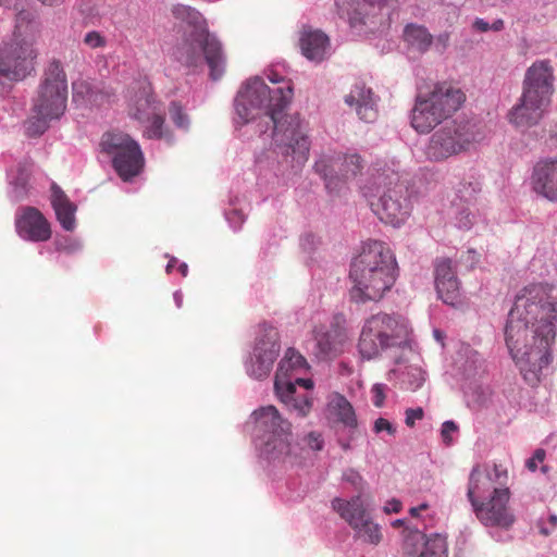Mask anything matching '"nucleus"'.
Instances as JSON below:
<instances>
[{
    "instance_id": "obj_1",
    "label": "nucleus",
    "mask_w": 557,
    "mask_h": 557,
    "mask_svg": "<svg viewBox=\"0 0 557 557\" xmlns=\"http://www.w3.org/2000/svg\"><path fill=\"white\" fill-rule=\"evenodd\" d=\"M554 285L532 283L516 296L505 325V343L523 372L524 380L536 382L553 360L556 336L557 300Z\"/></svg>"
},
{
    "instance_id": "obj_2",
    "label": "nucleus",
    "mask_w": 557,
    "mask_h": 557,
    "mask_svg": "<svg viewBox=\"0 0 557 557\" xmlns=\"http://www.w3.org/2000/svg\"><path fill=\"white\" fill-rule=\"evenodd\" d=\"M267 78L274 84L283 83V86L271 89L260 77L248 79L237 92L236 113L243 123H248L264 112L274 124L275 144L285 147V153L296 154L297 162L304 163L310 148L306 123L297 113L283 112L294 97L292 83L274 71H270Z\"/></svg>"
},
{
    "instance_id": "obj_3",
    "label": "nucleus",
    "mask_w": 557,
    "mask_h": 557,
    "mask_svg": "<svg viewBox=\"0 0 557 557\" xmlns=\"http://www.w3.org/2000/svg\"><path fill=\"white\" fill-rule=\"evenodd\" d=\"M176 20L183 30L176 54L181 66L187 73H199L207 65L211 81L222 78L227 69V55L218 37L211 35L201 13L187 5H177Z\"/></svg>"
},
{
    "instance_id": "obj_4",
    "label": "nucleus",
    "mask_w": 557,
    "mask_h": 557,
    "mask_svg": "<svg viewBox=\"0 0 557 557\" xmlns=\"http://www.w3.org/2000/svg\"><path fill=\"white\" fill-rule=\"evenodd\" d=\"M350 299L356 304L379 302L396 281L393 251L381 240L366 243L350 265Z\"/></svg>"
},
{
    "instance_id": "obj_5",
    "label": "nucleus",
    "mask_w": 557,
    "mask_h": 557,
    "mask_svg": "<svg viewBox=\"0 0 557 557\" xmlns=\"http://www.w3.org/2000/svg\"><path fill=\"white\" fill-rule=\"evenodd\" d=\"M66 101V74L62 63L52 60L44 71L37 97L33 102V113L23 124L26 137L38 138L42 136L50 127V123L59 120L64 114Z\"/></svg>"
},
{
    "instance_id": "obj_6",
    "label": "nucleus",
    "mask_w": 557,
    "mask_h": 557,
    "mask_svg": "<svg viewBox=\"0 0 557 557\" xmlns=\"http://www.w3.org/2000/svg\"><path fill=\"white\" fill-rule=\"evenodd\" d=\"M255 437L258 449L269 461L297 463V446L292 443V423L284 419L276 407L265 406L255 410Z\"/></svg>"
},
{
    "instance_id": "obj_7",
    "label": "nucleus",
    "mask_w": 557,
    "mask_h": 557,
    "mask_svg": "<svg viewBox=\"0 0 557 557\" xmlns=\"http://www.w3.org/2000/svg\"><path fill=\"white\" fill-rule=\"evenodd\" d=\"M363 195L379 219L394 227L410 216L408 187L397 172L388 170L372 174L371 182L363 187Z\"/></svg>"
},
{
    "instance_id": "obj_8",
    "label": "nucleus",
    "mask_w": 557,
    "mask_h": 557,
    "mask_svg": "<svg viewBox=\"0 0 557 557\" xmlns=\"http://www.w3.org/2000/svg\"><path fill=\"white\" fill-rule=\"evenodd\" d=\"M410 327L400 314L380 312L367 318L361 326L358 350L363 359H374L383 351L410 349Z\"/></svg>"
},
{
    "instance_id": "obj_9",
    "label": "nucleus",
    "mask_w": 557,
    "mask_h": 557,
    "mask_svg": "<svg viewBox=\"0 0 557 557\" xmlns=\"http://www.w3.org/2000/svg\"><path fill=\"white\" fill-rule=\"evenodd\" d=\"M466 101V94L448 85H436L428 94H420L411 111V125L419 133H430L448 119Z\"/></svg>"
},
{
    "instance_id": "obj_10",
    "label": "nucleus",
    "mask_w": 557,
    "mask_h": 557,
    "mask_svg": "<svg viewBox=\"0 0 557 557\" xmlns=\"http://www.w3.org/2000/svg\"><path fill=\"white\" fill-rule=\"evenodd\" d=\"M484 133L481 125L473 121H451L441 126L430 137L426 156L430 161L445 159L469 151L471 146L482 141Z\"/></svg>"
},
{
    "instance_id": "obj_11",
    "label": "nucleus",
    "mask_w": 557,
    "mask_h": 557,
    "mask_svg": "<svg viewBox=\"0 0 557 557\" xmlns=\"http://www.w3.org/2000/svg\"><path fill=\"white\" fill-rule=\"evenodd\" d=\"M306 364L305 357L297 349L288 348L278 363L274 382L276 396L285 403L288 410L296 411L300 418H306L311 411L312 398L307 392L302 395L297 394V385L310 389L314 384L311 379L296 377L293 381L289 372L305 368Z\"/></svg>"
},
{
    "instance_id": "obj_12",
    "label": "nucleus",
    "mask_w": 557,
    "mask_h": 557,
    "mask_svg": "<svg viewBox=\"0 0 557 557\" xmlns=\"http://www.w3.org/2000/svg\"><path fill=\"white\" fill-rule=\"evenodd\" d=\"M100 150L111 158L112 168L124 182H132L145 166V157L139 144L123 132L109 131L102 134Z\"/></svg>"
},
{
    "instance_id": "obj_13",
    "label": "nucleus",
    "mask_w": 557,
    "mask_h": 557,
    "mask_svg": "<svg viewBox=\"0 0 557 557\" xmlns=\"http://www.w3.org/2000/svg\"><path fill=\"white\" fill-rule=\"evenodd\" d=\"M333 509L351 527L356 540L372 546L381 543L382 528L366 509L361 496H354L349 502L334 498Z\"/></svg>"
},
{
    "instance_id": "obj_14",
    "label": "nucleus",
    "mask_w": 557,
    "mask_h": 557,
    "mask_svg": "<svg viewBox=\"0 0 557 557\" xmlns=\"http://www.w3.org/2000/svg\"><path fill=\"white\" fill-rule=\"evenodd\" d=\"M37 52L26 40L3 41L0 45V76L21 82L35 71Z\"/></svg>"
},
{
    "instance_id": "obj_15",
    "label": "nucleus",
    "mask_w": 557,
    "mask_h": 557,
    "mask_svg": "<svg viewBox=\"0 0 557 557\" xmlns=\"http://www.w3.org/2000/svg\"><path fill=\"white\" fill-rule=\"evenodd\" d=\"M280 351L278 333L276 327L263 324L259 329L257 344L252 356L247 362L248 375L262 379L267 377L277 359Z\"/></svg>"
},
{
    "instance_id": "obj_16",
    "label": "nucleus",
    "mask_w": 557,
    "mask_h": 557,
    "mask_svg": "<svg viewBox=\"0 0 557 557\" xmlns=\"http://www.w3.org/2000/svg\"><path fill=\"white\" fill-rule=\"evenodd\" d=\"M509 488L494 487L488 502H483L474 509L475 516L486 527L509 528L515 523V517L509 512Z\"/></svg>"
},
{
    "instance_id": "obj_17",
    "label": "nucleus",
    "mask_w": 557,
    "mask_h": 557,
    "mask_svg": "<svg viewBox=\"0 0 557 557\" xmlns=\"http://www.w3.org/2000/svg\"><path fill=\"white\" fill-rule=\"evenodd\" d=\"M401 549L408 557H448L446 536L426 535L419 529L405 530Z\"/></svg>"
},
{
    "instance_id": "obj_18",
    "label": "nucleus",
    "mask_w": 557,
    "mask_h": 557,
    "mask_svg": "<svg viewBox=\"0 0 557 557\" xmlns=\"http://www.w3.org/2000/svg\"><path fill=\"white\" fill-rule=\"evenodd\" d=\"M507 472L498 465H494L493 473L486 466L475 465L468 479V499L473 508L481 505L480 498L493 492L494 487L504 486Z\"/></svg>"
},
{
    "instance_id": "obj_19",
    "label": "nucleus",
    "mask_w": 557,
    "mask_h": 557,
    "mask_svg": "<svg viewBox=\"0 0 557 557\" xmlns=\"http://www.w3.org/2000/svg\"><path fill=\"white\" fill-rule=\"evenodd\" d=\"M548 108V104L522 88L521 97L507 112V121L516 129L527 131L544 119Z\"/></svg>"
},
{
    "instance_id": "obj_20",
    "label": "nucleus",
    "mask_w": 557,
    "mask_h": 557,
    "mask_svg": "<svg viewBox=\"0 0 557 557\" xmlns=\"http://www.w3.org/2000/svg\"><path fill=\"white\" fill-rule=\"evenodd\" d=\"M554 67L549 60H537L524 73L522 88L550 106L554 95Z\"/></svg>"
},
{
    "instance_id": "obj_21",
    "label": "nucleus",
    "mask_w": 557,
    "mask_h": 557,
    "mask_svg": "<svg viewBox=\"0 0 557 557\" xmlns=\"http://www.w3.org/2000/svg\"><path fill=\"white\" fill-rule=\"evenodd\" d=\"M346 341V329L339 322H333L330 326H315L313 354L320 359L334 358L343 352Z\"/></svg>"
},
{
    "instance_id": "obj_22",
    "label": "nucleus",
    "mask_w": 557,
    "mask_h": 557,
    "mask_svg": "<svg viewBox=\"0 0 557 557\" xmlns=\"http://www.w3.org/2000/svg\"><path fill=\"white\" fill-rule=\"evenodd\" d=\"M17 235L27 242L40 243L51 237V227L48 220L35 207L20 209L15 218Z\"/></svg>"
},
{
    "instance_id": "obj_23",
    "label": "nucleus",
    "mask_w": 557,
    "mask_h": 557,
    "mask_svg": "<svg viewBox=\"0 0 557 557\" xmlns=\"http://www.w3.org/2000/svg\"><path fill=\"white\" fill-rule=\"evenodd\" d=\"M314 170L323 178L325 187L330 190H334L338 187L341 182H347V180L354 178L362 173V157L358 153L345 154L341 163V177L334 173L333 161L327 160V158H322L320 161L315 162Z\"/></svg>"
},
{
    "instance_id": "obj_24",
    "label": "nucleus",
    "mask_w": 557,
    "mask_h": 557,
    "mask_svg": "<svg viewBox=\"0 0 557 557\" xmlns=\"http://www.w3.org/2000/svg\"><path fill=\"white\" fill-rule=\"evenodd\" d=\"M131 116L147 124L144 132L149 139H159L163 134L164 114L158 108L152 96L145 94L136 101Z\"/></svg>"
},
{
    "instance_id": "obj_25",
    "label": "nucleus",
    "mask_w": 557,
    "mask_h": 557,
    "mask_svg": "<svg viewBox=\"0 0 557 557\" xmlns=\"http://www.w3.org/2000/svg\"><path fill=\"white\" fill-rule=\"evenodd\" d=\"M435 287L442 301L455 306L460 299L459 282L451 261L443 258L435 263Z\"/></svg>"
},
{
    "instance_id": "obj_26",
    "label": "nucleus",
    "mask_w": 557,
    "mask_h": 557,
    "mask_svg": "<svg viewBox=\"0 0 557 557\" xmlns=\"http://www.w3.org/2000/svg\"><path fill=\"white\" fill-rule=\"evenodd\" d=\"M532 178L536 194L557 200V160L537 162Z\"/></svg>"
},
{
    "instance_id": "obj_27",
    "label": "nucleus",
    "mask_w": 557,
    "mask_h": 557,
    "mask_svg": "<svg viewBox=\"0 0 557 557\" xmlns=\"http://www.w3.org/2000/svg\"><path fill=\"white\" fill-rule=\"evenodd\" d=\"M51 206L55 216L64 231L72 232L76 227L75 213L77 206L70 200L63 189L57 184H51Z\"/></svg>"
},
{
    "instance_id": "obj_28",
    "label": "nucleus",
    "mask_w": 557,
    "mask_h": 557,
    "mask_svg": "<svg viewBox=\"0 0 557 557\" xmlns=\"http://www.w3.org/2000/svg\"><path fill=\"white\" fill-rule=\"evenodd\" d=\"M32 166L29 161L24 160L20 161L14 170L8 172V196L11 201L17 202L27 198Z\"/></svg>"
},
{
    "instance_id": "obj_29",
    "label": "nucleus",
    "mask_w": 557,
    "mask_h": 557,
    "mask_svg": "<svg viewBox=\"0 0 557 557\" xmlns=\"http://www.w3.org/2000/svg\"><path fill=\"white\" fill-rule=\"evenodd\" d=\"M388 0H338L335 5L342 18L347 20L355 27L363 23V17L369 14V9L385 5Z\"/></svg>"
},
{
    "instance_id": "obj_30",
    "label": "nucleus",
    "mask_w": 557,
    "mask_h": 557,
    "mask_svg": "<svg viewBox=\"0 0 557 557\" xmlns=\"http://www.w3.org/2000/svg\"><path fill=\"white\" fill-rule=\"evenodd\" d=\"M346 103L355 106L361 121L371 123L376 120L377 109L373 91L362 85H356L345 98Z\"/></svg>"
},
{
    "instance_id": "obj_31",
    "label": "nucleus",
    "mask_w": 557,
    "mask_h": 557,
    "mask_svg": "<svg viewBox=\"0 0 557 557\" xmlns=\"http://www.w3.org/2000/svg\"><path fill=\"white\" fill-rule=\"evenodd\" d=\"M326 413L330 419L344 424L345 428L357 429L358 421L352 405L345 396L333 394L326 404Z\"/></svg>"
},
{
    "instance_id": "obj_32",
    "label": "nucleus",
    "mask_w": 557,
    "mask_h": 557,
    "mask_svg": "<svg viewBox=\"0 0 557 557\" xmlns=\"http://www.w3.org/2000/svg\"><path fill=\"white\" fill-rule=\"evenodd\" d=\"M330 40L322 30H305L300 37V48L305 58L320 62L324 60Z\"/></svg>"
},
{
    "instance_id": "obj_33",
    "label": "nucleus",
    "mask_w": 557,
    "mask_h": 557,
    "mask_svg": "<svg viewBox=\"0 0 557 557\" xmlns=\"http://www.w3.org/2000/svg\"><path fill=\"white\" fill-rule=\"evenodd\" d=\"M404 39L410 49L425 52L432 45L433 36L425 26L409 24L404 29Z\"/></svg>"
},
{
    "instance_id": "obj_34",
    "label": "nucleus",
    "mask_w": 557,
    "mask_h": 557,
    "mask_svg": "<svg viewBox=\"0 0 557 557\" xmlns=\"http://www.w3.org/2000/svg\"><path fill=\"white\" fill-rule=\"evenodd\" d=\"M481 190V183L478 177L471 175L469 180L466 178L459 183L457 187V196L465 200L466 203L470 205L471 201L476 199L478 194Z\"/></svg>"
},
{
    "instance_id": "obj_35",
    "label": "nucleus",
    "mask_w": 557,
    "mask_h": 557,
    "mask_svg": "<svg viewBox=\"0 0 557 557\" xmlns=\"http://www.w3.org/2000/svg\"><path fill=\"white\" fill-rule=\"evenodd\" d=\"M83 249V243L79 238L63 235L57 236L54 239V250L66 255H74Z\"/></svg>"
},
{
    "instance_id": "obj_36",
    "label": "nucleus",
    "mask_w": 557,
    "mask_h": 557,
    "mask_svg": "<svg viewBox=\"0 0 557 557\" xmlns=\"http://www.w3.org/2000/svg\"><path fill=\"white\" fill-rule=\"evenodd\" d=\"M84 45L90 49L103 48L107 46V37L98 30L87 32L83 38Z\"/></svg>"
},
{
    "instance_id": "obj_37",
    "label": "nucleus",
    "mask_w": 557,
    "mask_h": 557,
    "mask_svg": "<svg viewBox=\"0 0 557 557\" xmlns=\"http://www.w3.org/2000/svg\"><path fill=\"white\" fill-rule=\"evenodd\" d=\"M457 226L459 228L469 230L471 225L474 223L475 215L473 211L470 210L469 207L461 208L458 210L457 215Z\"/></svg>"
},
{
    "instance_id": "obj_38",
    "label": "nucleus",
    "mask_w": 557,
    "mask_h": 557,
    "mask_svg": "<svg viewBox=\"0 0 557 557\" xmlns=\"http://www.w3.org/2000/svg\"><path fill=\"white\" fill-rule=\"evenodd\" d=\"M457 431H458V424L456 422L450 421V420L445 421L442 424V429H441V435H442L443 442L449 445L453 442L451 434Z\"/></svg>"
},
{
    "instance_id": "obj_39",
    "label": "nucleus",
    "mask_w": 557,
    "mask_h": 557,
    "mask_svg": "<svg viewBox=\"0 0 557 557\" xmlns=\"http://www.w3.org/2000/svg\"><path fill=\"white\" fill-rule=\"evenodd\" d=\"M306 442L309 445V447L313 450H322L324 441L321 433L318 432H310L306 436Z\"/></svg>"
},
{
    "instance_id": "obj_40",
    "label": "nucleus",
    "mask_w": 557,
    "mask_h": 557,
    "mask_svg": "<svg viewBox=\"0 0 557 557\" xmlns=\"http://www.w3.org/2000/svg\"><path fill=\"white\" fill-rule=\"evenodd\" d=\"M385 385L375 384L372 386V403L376 408H382L385 399L384 394Z\"/></svg>"
},
{
    "instance_id": "obj_41",
    "label": "nucleus",
    "mask_w": 557,
    "mask_h": 557,
    "mask_svg": "<svg viewBox=\"0 0 557 557\" xmlns=\"http://www.w3.org/2000/svg\"><path fill=\"white\" fill-rule=\"evenodd\" d=\"M545 459V451L544 449H536L534 455L530 457L525 463L528 469L532 472L536 471L537 465L543 463Z\"/></svg>"
},
{
    "instance_id": "obj_42",
    "label": "nucleus",
    "mask_w": 557,
    "mask_h": 557,
    "mask_svg": "<svg viewBox=\"0 0 557 557\" xmlns=\"http://www.w3.org/2000/svg\"><path fill=\"white\" fill-rule=\"evenodd\" d=\"M373 431L375 433H381L382 431H386L389 434H394L396 432L393 423L383 418H379L374 421Z\"/></svg>"
},
{
    "instance_id": "obj_43",
    "label": "nucleus",
    "mask_w": 557,
    "mask_h": 557,
    "mask_svg": "<svg viewBox=\"0 0 557 557\" xmlns=\"http://www.w3.org/2000/svg\"><path fill=\"white\" fill-rule=\"evenodd\" d=\"M423 418V409L422 408H416V409H407L406 410V424L409 428H412L414 425L416 420H421Z\"/></svg>"
},
{
    "instance_id": "obj_44",
    "label": "nucleus",
    "mask_w": 557,
    "mask_h": 557,
    "mask_svg": "<svg viewBox=\"0 0 557 557\" xmlns=\"http://www.w3.org/2000/svg\"><path fill=\"white\" fill-rule=\"evenodd\" d=\"M412 381H409V389L416 391L423 385L424 376L420 369H413L411 372Z\"/></svg>"
},
{
    "instance_id": "obj_45",
    "label": "nucleus",
    "mask_w": 557,
    "mask_h": 557,
    "mask_svg": "<svg viewBox=\"0 0 557 557\" xmlns=\"http://www.w3.org/2000/svg\"><path fill=\"white\" fill-rule=\"evenodd\" d=\"M189 123L188 115L183 113L181 108L176 107V126L182 129H187Z\"/></svg>"
},
{
    "instance_id": "obj_46",
    "label": "nucleus",
    "mask_w": 557,
    "mask_h": 557,
    "mask_svg": "<svg viewBox=\"0 0 557 557\" xmlns=\"http://www.w3.org/2000/svg\"><path fill=\"white\" fill-rule=\"evenodd\" d=\"M401 510V503L397 498H392L391 502L384 506L385 513H398Z\"/></svg>"
},
{
    "instance_id": "obj_47",
    "label": "nucleus",
    "mask_w": 557,
    "mask_h": 557,
    "mask_svg": "<svg viewBox=\"0 0 557 557\" xmlns=\"http://www.w3.org/2000/svg\"><path fill=\"white\" fill-rule=\"evenodd\" d=\"M490 25L484 18L476 17L472 27L479 32H487L491 29Z\"/></svg>"
},
{
    "instance_id": "obj_48",
    "label": "nucleus",
    "mask_w": 557,
    "mask_h": 557,
    "mask_svg": "<svg viewBox=\"0 0 557 557\" xmlns=\"http://www.w3.org/2000/svg\"><path fill=\"white\" fill-rule=\"evenodd\" d=\"M430 506L426 503H423L417 507H411V508H409V515L413 518H418V517H420L421 512H423V510H426Z\"/></svg>"
},
{
    "instance_id": "obj_49",
    "label": "nucleus",
    "mask_w": 557,
    "mask_h": 557,
    "mask_svg": "<svg viewBox=\"0 0 557 557\" xmlns=\"http://www.w3.org/2000/svg\"><path fill=\"white\" fill-rule=\"evenodd\" d=\"M491 29L492 30H502L504 29L505 27V23H504V20L502 18H497L493 22V24L490 25Z\"/></svg>"
},
{
    "instance_id": "obj_50",
    "label": "nucleus",
    "mask_w": 557,
    "mask_h": 557,
    "mask_svg": "<svg viewBox=\"0 0 557 557\" xmlns=\"http://www.w3.org/2000/svg\"><path fill=\"white\" fill-rule=\"evenodd\" d=\"M437 41L440 42V45H442L443 48H446L448 46V42H449V35H448V33L441 34L437 37Z\"/></svg>"
},
{
    "instance_id": "obj_51",
    "label": "nucleus",
    "mask_w": 557,
    "mask_h": 557,
    "mask_svg": "<svg viewBox=\"0 0 557 557\" xmlns=\"http://www.w3.org/2000/svg\"><path fill=\"white\" fill-rule=\"evenodd\" d=\"M169 258L168 264L165 267L166 273H171L172 269L174 268V257L166 255Z\"/></svg>"
},
{
    "instance_id": "obj_52",
    "label": "nucleus",
    "mask_w": 557,
    "mask_h": 557,
    "mask_svg": "<svg viewBox=\"0 0 557 557\" xmlns=\"http://www.w3.org/2000/svg\"><path fill=\"white\" fill-rule=\"evenodd\" d=\"M434 337L443 345V333L440 331V329H435L433 332Z\"/></svg>"
},
{
    "instance_id": "obj_53",
    "label": "nucleus",
    "mask_w": 557,
    "mask_h": 557,
    "mask_svg": "<svg viewBox=\"0 0 557 557\" xmlns=\"http://www.w3.org/2000/svg\"><path fill=\"white\" fill-rule=\"evenodd\" d=\"M180 272L181 274L186 277L187 275V272H188V265L186 263H181L180 264Z\"/></svg>"
},
{
    "instance_id": "obj_54",
    "label": "nucleus",
    "mask_w": 557,
    "mask_h": 557,
    "mask_svg": "<svg viewBox=\"0 0 557 557\" xmlns=\"http://www.w3.org/2000/svg\"><path fill=\"white\" fill-rule=\"evenodd\" d=\"M549 521L552 523L553 527H556L557 525V517L556 516H550L549 517Z\"/></svg>"
},
{
    "instance_id": "obj_55",
    "label": "nucleus",
    "mask_w": 557,
    "mask_h": 557,
    "mask_svg": "<svg viewBox=\"0 0 557 557\" xmlns=\"http://www.w3.org/2000/svg\"><path fill=\"white\" fill-rule=\"evenodd\" d=\"M403 523H404V522H403V520H401V519H398V520H396V521L393 523V525H394V527H399V525H401Z\"/></svg>"
},
{
    "instance_id": "obj_56",
    "label": "nucleus",
    "mask_w": 557,
    "mask_h": 557,
    "mask_svg": "<svg viewBox=\"0 0 557 557\" xmlns=\"http://www.w3.org/2000/svg\"><path fill=\"white\" fill-rule=\"evenodd\" d=\"M45 251L51 252V249H49V248H41L39 253L42 255V253H45Z\"/></svg>"
},
{
    "instance_id": "obj_57",
    "label": "nucleus",
    "mask_w": 557,
    "mask_h": 557,
    "mask_svg": "<svg viewBox=\"0 0 557 557\" xmlns=\"http://www.w3.org/2000/svg\"><path fill=\"white\" fill-rule=\"evenodd\" d=\"M172 108H174V101H171L170 104H169V110L171 111Z\"/></svg>"
},
{
    "instance_id": "obj_58",
    "label": "nucleus",
    "mask_w": 557,
    "mask_h": 557,
    "mask_svg": "<svg viewBox=\"0 0 557 557\" xmlns=\"http://www.w3.org/2000/svg\"><path fill=\"white\" fill-rule=\"evenodd\" d=\"M8 0H0V7L5 4Z\"/></svg>"
},
{
    "instance_id": "obj_59",
    "label": "nucleus",
    "mask_w": 557,
    "mask_h": 557,
    "mask_svg": "<svg viewBox=\"0 0 557 557\" xmlns=\"http://www.w3.org/2000/svg\"><path fill=\"white\" fill-rule=\"evenodd\" d=\"M542 533H543L544 535H548L547 531H546V530H544V529L542 530Z\"/></svg>"
},
{
    "instance_id": "obj_60",
    "label": "nucleus",
    "mask_w": 557,
    "mask_h": 557,
    "mask_svg": "<svg viewBox=\"0 0 557 557\" xmlns=\"http://www.w3.org/2000/svg\"><path fill=\"white\" fill-rule=\"evenodd\" d=\"M468 253L471 255V253H475V251H472V250H468Z\"/></svg>"
},
{
    "instance_id": "obj_61",
    "label": "nucleus",
    "mask_w": 557,
    "mask_h": 557,
    "mask_svg": "<svg viewBox=\"0 0 557 557\" xmlns=\"http://www.w3.org/2000/svg\"><path fill=\"white\" fill-rule=\"evenodd\" d=\"M542 469H543L544 472H546V467L545 466H543Z\"/></svg>"
}]
</instances>
